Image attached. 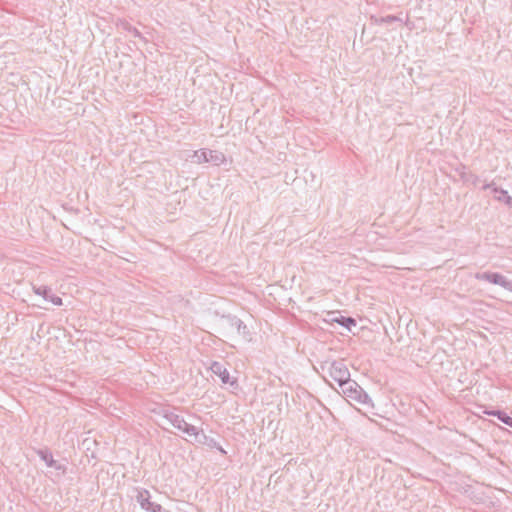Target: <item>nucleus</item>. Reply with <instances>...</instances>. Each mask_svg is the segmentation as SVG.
<instances>
[{
	"label": "nucleus",
	"instance_id": "3",
	"mask_svg": "<svg viewBox=\"0 0 512 512\" xmlns=\"http://www.w3.org/2000/svg\"><path fill=\"white\" fill-rule=\"evenodd\" d=\"M346 377H348V373H347V371H343V372L341 373V377L339 378V382H340V383H343V382L345 381V378H346Z\"/></svg>",
	"mask_w": 512,
	"mask_h": 512
},
{
	"label": "nucleus",
	"instance_id": "1",
	"mask_svg": "<svg viewBox=\"0 0 512 512\" xmlns=\"http://www.w3.org/2000/svg\"><path fill=\"white\" fill-rule=\"evenodd\" d=\"M332 321L346 327L347 329H351V327H354L356 325L355 320L350 317H340L333 319Z\"/></svg>",
	"mask_w": 512,
	"mask_h": 512
},
{
	"label": "nucleus",
	"instance_id": "2",
	"mask_svg": "<svg viewBox=\"0 0 512 512\" xmlns=\"http://www.w3.org/2000/svg\"><path fill=\"white\" fill-rule=\"evenodd\" d=\"M498 417L503 423L512 427V417L500 413H498Z\"/></svg>",
	"mask_w": 512,
	"mask_h": 512
}]
</instances>
